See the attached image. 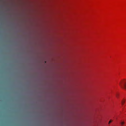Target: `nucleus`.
Wrapping results in <instances>:
<instances>
[{"mask_svg":"<svg viewBox=\"0 0 126 126\" xmlns=\"http://www.w3.org/2000/svg\"><path fill=\"white\" fill-rule=\"evenodd\" d=\"M112 121L111 120H110V121H109V124L110 123H111L112 122Z\"/></svg>","mask_w":126,"mask_h":126,"instance_id":"5","label":"nucleus"},{"mask_svg":"<svg viewBox=\"0 0 126 126\" xmlns=\"http://www.w3.org/2000/svg\"><path fill=\"white\" fill-rule=\"evenodd\" d=\"M124 124V122H121V125H123Z\"/></svg>","mask_w":126,"mask_h":126,"instance_id":"4","label":"nucleus"},{"mask_svg":"<svg viewBox=\"0 0 126 126\" xmlns=\"http://www.w3.org/2000/svg\"><path fill=\"white\" fill-rule=\"evenodd\" d=\"M119 84L121 87L126 90V79L122 80L120 82Z\"/></svg>","mask_w":126,"mask_h":126,"instance_id":"1","label":"nucleus"},{"mask_svg":"<svg viewBox=\"0 0 126 126\" xmlns=\"http://www.w3.org/2000/svg\"><path fill=\"white\" fill-rule=\"evenodd\" d=\"M115 95H116V97L117 98H118V95H119L117 93Z\"/></svg>","mask_w":126,"mask_h":126,"instance_id":"3","label":"nucleus"},{"mask_svg":"<svg viewBox=\"0 0 126 126\" xmlns=\"http://www.w3.org/2000/svg\"><path fill=\"white\" fill-rule=\"evenodd\" d=\"M125 100H123L122 101L121 103L122 105H123L124 103L125 102Z\"/></svg>","mask_w":126,"mask_h":126,"instance_id":"2","label":"nucleus"}]
</instances>
